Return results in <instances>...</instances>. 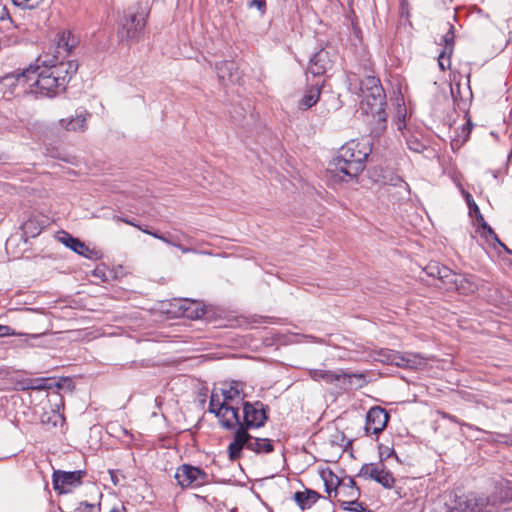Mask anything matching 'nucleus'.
Here are the masks:
<instances>
[{"label":"nucleus","instance_id":"nucleus-30","mask_svg":"<svg viewBox=\"0 0 512 512\" xmlns=\"http://www.w3.org/2000/svg\"><path fill=\"white\" fill-rule=\"evenodd\" d=\"M144 233L151 235L152 237L161 240L162 242L166 243L167 245L176 247L182 251V253H189L192 252L193 249L183 246L179 242H172V239L168 238V236L164 234H160L157 231L152 230H144Z\"/></svg>","mask_w":512,"mask_h":512},{"label":"nucleus","instance_id":"nucleus-7","mask_svg":"<svg viewBox=\"0 0 512 512\" xmlns=\"http://www.w3.org/2000/svg\"><path fill=\"white\" fill-rule=\"evenodd\" d=\"M375 360L388 365H395L405 369H421L426 366V358L423 356L406 352L401 353L390 349H380L376 352Z\"/></svg>","mask_w":512,"mask_h":512},{"label":"nucleus","instance_id":"nucleus-27","mask_svg":"<svg viewBox=\"0 0 512 512\" xmlns=\"http://www.w3.org/2000/svg\"><path fill=\"white\" fill-rule=\"evenodd\" d=\"M321 478L324 482L325 491L328 494V497L332 498L335 491L338 490L340 484H342V480H340L339 477L329 469L321 472Z\"/></svg>","mask_w":512,"mask_h":512},{"label":"nucleus","instance_id":"nucleus-35","mask_svg":"<svg viewBox=\"0 0 512 512\" xmlns=\"http://www.w3.org/2000/svg\"><path fill=\"white\" fill-rule=\"evenodd\" d=\"M221 395L229 404L230 401L240 397V390L238 389L237 384H234L231 385L229 389L222 390Z\"/></svg>","mask_w":512,"mask_h":512},{"label":"nucleus","instance_id":"nucleus-46","mask_svg":"<svg viewBox=\"0 0 512 512\" xmlns=\"http://www.w3.org/2000/svg\"><path fill=\"white\" fill-rule=\"evenodd\" d=\"M15 240H16V238H15V237H10V238L7 240V242H6V249H7V251H9L10 246L13 244V242H14Z\"/></svg>","mask_w":512,"mask_h":512},{"label":"nucleus","instance_id":"nucleus-40","mask_svg":"<svg viewBox=\"0 0 512 512\" xmlns=\"http://www.w3.org/2000/svg\"><path fill=\"white\" fill-rule=\"evenodd\" d=\"M94 508V504H90L87 501H82L78 504L76 512H93Z\"/></svg>","mask_w":512,"mask_h":512},{"label":"nucleus","instance_id":"nucleus-32","mask_svg":"<svg viewBox=\"0 0 512 512\" xmlns=\"http://www.w3.org/2000/svg\"><path fill=\"white\" fill-rule=\"evenodd\" d=\"M221 396L222 395H219L215 391L212 392L209 401V412L214 413L216 415L218 413V409L229 405L224 398L221 399Z\"/></svg>","mask_w":512,"mask_h":512},{"label":"nucleus","instance_id":"nucleus-1","mask_svg":"<svg viewBox=\"0 0 512 512\" xmlns=\"http://www.w3.org/2000/svg\"><path fill=\"white\" fill-rule=\"evenodd\" d=\"M33 70L36 72L33 75L34 79L29 82L28 89L43 96L53 97L65 90L69 80L78 70V63L73 60L59 61L58 56H53L33 66Z\"/></svg>","mask_w":512,"mask_h":512},{"label":"nucleus","instance_id":"nucleus-6","mask_svg":"<svg viewBox=\"0 0 512 512\" xmlns=\"http://www.w3.org/2000/svg\"><path fill=\"white\" fill-rule=\"evenodd\" d=\"M146 18L147 10L145 6L136 4L128 7L120 20L118 36L121 40L138 39L146 24Z\"/></svg>","mask_w":512,"mask_h":512},{"label":"nucleus","instance_id":"nucleus-49","mask_svg":"<svg viewBox=\"0 0 512 512\" xmlns=\"http://www.w3.org/2000/svg\"><path fill=\"white\" fill-rule=\"evenodd\" d=\"M155 403H156V405H160V403H161V402L159 401V399H158V398H156V399H155Z\"/></svg>","mask_w":512,"mask_h":512},{"label":"nucleus","instance_id":"nucleus-50","mask_svg":"<svg viewBox=\"0 0 512 512\" xmlns=\"http://www.w3.org/2000/svg\"><path fill=\"white\" fill-rule=\"evenodd\" d=\"M504 485H507L509 488L512 489V486H510L509 483H504Z\"/></svg>","mask_w":512,"mask_h":512},{"label":"nucleus","instance_id":"nucleus-44","mask_svg":"<svg viewBox=\"0 0 512 512\" xmlns=\"http://www.w3.org/2000/svg\"><path fill=\"white\" fill-rule=\"evenodd\" d=\"M466 200H467V203H468V205H469V207H470V208H472V206H473L474 210H475L476 212H479L478 206H477V205L475 204V202L472 200V197H471V195H470V194H467V196H466Z\"/></svg>","mask_w":512,"mask_h":512},{"label":"nucleus","instance_id":"nucleus-43","mask_svg":"<svg viewBox=\"0 0 512 512\" xmlns=\"http://www.w3.org/2000/svg\"><path fill=\"white\" fill-rule=\"evenodd\" d=\"M11 328L9 326H1L0 325V337L6 335H12Z\"/></svg>","mask_w":512,"mask_h":512},{"label":"nucleus","instance_id":"nucleus-38","mask_svg":"<svg viewBox=\"0 0 512 512\" xmlns=\"http://www.w3.org/2000/svg\"><path fill=\"white\" fill-rule=\"evenodd\" d=\"M389 184L395 187L403 188L405 190L408 189V184L399 176L391 177Z\"/></svg>","mask_w":512,"mask_h":512},{"label":"nucleus","instance_id":"nucleus-19","mask_svg":"<svg viewBox=\"0 0 512 512\" xmlns=\"http://www.w3.org/2000/svg\"><path fill=\"white\" fill-rule=\"evenodd\" d=\"M405 118H406V108L404 106H398L397 118L394 121L396 129L405 138L407 146L410 150L415 151V152H421L425 146L418 139L406 136V134L404 132L406 129Z\"/></svg>","mask_w":512,"mask_h":512},{"label":"nucleus","instance_id":"nucleus-45","mask_svg":"<svg viewBox=\"0 0 512 512\" xmlns=\"http://www.w3.org/2000/svg\"><path fill=\"white\" fill-rule=\"evenodd\" d=\"M125 511V507L123 505L121 506H114L110 512H124Z\"/></svg>","mask_w":512,"mask_h":512},{"label":"nucleus","instance_id":"nucleus-42","mask_svg":"<svg viewBox=\"0 0 512 512\" xmlns=\"http://www.w3.org/2000/svg\"><path fill=\"white\" fill-rule=\"evenodd\" d=\"M117 219H118L119 221H122V222H124V223L128 224V225H131V226H133V227L138 228V229H139V230H141L142 232H144V230H149L147 227H145V228H144V227H142L141 225H139V224L135 223L134 221H132V220H130V219H128V218H117Z\"/></svg>","mask_w":512,"mask_h":512},{"label":"nucleus","instance_id":"nucleus-39","mask_svg":"<svg viewBox=\"0 0 512 512\" xmlns=\"http://www.w3.org/2000/svg\"><path fill=\"white\" fill-rule=\"evenodd\" d=\"M248 6L250 8L256 7L260 13L263 15L266 11V2L265 0H252L249 2Z\"/></svg>","mask_w":512,"mask_h":512},{"label":"nucleus","instance_id":"nucleus-48","mask_svg":"<svg viewBox=\"0 0 512 512\" xmlns=\"http://www.w3.org/2000/svg\"><path fill=\"white\" fill-rule=\"evenodd\" d=\"M506 443L512 446V437Z\"/></svg>","mask_w":512,"mask_h":512},{"label":"nucleus","instance_id":"nucleus-34","mask_svg":"<svg viewBox=\"0 0 512 512\" xmlns=\"http://www.w3.org/2000/svg\"><path fill=\"white\" fill-rule=\"evenodd\" d=\"M341 508L351 512H371L363 503L359 502L358 499L354 501H343Z\"/></svg>","mask_w":512,"mask_h":512},{"label":"nucleus","instance_id":"nucleus-21","mask_svg":"<svg viewBox=\"0 0 512 512\" xmlns=\"http://www.w3.org/2000/svg\"><path fill=\"white\" fill-rule=\"evenodd\" d=\"M215 69L222 84L235 83L238 80L237 67L233 61H221L216 64Z\"/></svg>","mask_w":512,"mask_h":512},{"label":"nucleus","instance_id":"nucleus-15","mask_svg":"<svg viewBox=\"0 0 512 512\" xmlns=\"http://www.w3.org/2000/svg\"><path fill=\"white\" fill-rule=\"evenodd\" d=\"M445 289L447 291H457L463 295H470L478 290V283L472 275L453 272V277H451Z\"/></svg>","mask_w":512,"mask_h":512},{"label":"nucleus","instance_id":"nucleus-8","mask_svg":"<svg viewBox=\"0 0 512 512\" xmlns=\"http://www.w3.org/2000/svg\"><path fill=\"white\" fill-rule=\"evenodd\" d=\"M36 70H33V65H30L28 68L24 69L22 72H13L5 75L0 79V92L3 93V96L18 94V87L23 88V92H27L26 84L29 85V82L34 79L33 75Z\"/></svg>","mask_w":512,"mask_h":512},{"label":"nucleus","instance_id":"nucleus-4","mask_svg":"<svg viewBox=\"0 0 512 512\" xmlns=\"http://www.w3.org/2000/svg\"><path fill=\"white\" fill-rule=\"evenodd\" d=\"M359 90L361 107L365 113L377 116L379 121L385 122L386 95L380 80L375 76H366L360 80Z\"/></svg>","mask_w":512,"mask_h":512},{"label":"nucleus","instance_id":"nucleus-9","mask_svg":"<svg viewBox=\"0 0 512 512\" xmlns=\"http://www.w3.org/2000/svg\"><path fill=\"white\" fill-rule=\"evenodd\" d=\"M174 477L182 488L200 487L208 482V474L204 470L189 464L179 466Z\"/></svg>","mask_w":512,"mask_h":512},{"label":"nucleus","instance_id":"nucleus-2","mask_svg":"<svg viewBox=\"0 0 512 512\" xmlns=\"http://www.w3.org/2000/svg\"><path fill=\"white\" fill-rule=\"evenodd\" d=\"M511 500L512 489L500 483L489 496L476 493L459 496L454 493L446 494L441 512H492L500 503Z\"/></svg>","mask_w":512,"mask_h":512},{"label":"nucleus","instance_id":"nucleus-17","mask_svg":"<svg viewBox=\"0 0 512 512\" xmlns=\"http://www.w3.org/2000/svg\"><path fill=\"white\" fill-rule=\"evenodd\" d=\"M331 68L332 60L329 53L325 50H320L310 59L308 71L313 77H319L324 75Z\"/></svg>","mask_w":512,"mask_h":512},{"label":"nucleus","instance_id":"nucleus-18","mask_svg":"<svg viewBox=\"0 0 512 512\" xmlns=\"http://www.w3.org/2000/svg\"><path fill=\"white\" fill-rule=\"evenodd\" d=\"M333 497L337 498V501L342 507L343 501L357 500L360 497V489L356 486V482L353 478L347 477L342 479V484H340L338 490L335 491Z\"/></svg>","mask_w":512,"mask_h":512},{"label":"nucleus","instance_id":"nucleus-28","mask_svg":"<svg viewBox=\"0 0 512 512\" xmlns=\"http://www.w3.org/2000/svg\"><path fill=\"white\" fill-rule=\"evenodd\" d=\"M61 241L77 254L88 257V252H90V249L79 239L72 237L68 233H65L61 238Z\"/></svg>","mask_w":512,"mask_h":512},{"label":"nucleus","instance_id":"nucleus-22","mask_svg":"<svg viewBox=\"0 0 512 512\" xmlns=\"http://www.w3.org/2000/svg\"><path fill=\"white\" fill-rule=\"evenodd\" d=\"M424 271L428 276L440 280L444 288H446L449 280L453 277V271L451 269L446 266H440L436 262L429 263Z\"/></svg>","mask_w":512,"mask_h":512},{"label":"nucleus","instance_id":"nucleus-12","mask_svg":"<svg viewBox=\"0 0 512 512\" xmlns=\"http://www.w3.org/2000/svg\"><path fill=\"white\" fill-rule=\"evenodd\" d=\"M85 472L82 470L77 471H54L53 473V488L58 491L59 494H66L71 492L73 487H77L81 484V480Z\"/></svg>","mask_w":512,"mask_h":512},{"label":"nucleus","instance_id":"nucleus-26","mask_svg":"<svg viewBox=\"0 0 512 512\" xmlns=\"http://www.w3.org/2000/svg\"><path fill=\"white\" fill-rule=\"evenodd\" d=\"M76 45L75 38L68 31H63L58 35L56 52L60 55L68 54Z\"/></svg>","mask_w":512,"mask_h":512},{"label":"nucleus","instance_id":"nucleus-24","mask_svg":"<svg viewBox=\"0 0 512 512\" xmlns=\"http://www.w3.org/2000/svg\"><path fill=\"white\" fill-rule=\"evenodd\" d=\"M320 494L314 490L306 489L294 494V500L301 509H308L320 498Z\"/></svg>","mask_w":512,"mask_h":512},{"label":"nucleus","instance_id":"nucleus-3","mask_svg":"<svg viewBox=\"0 0 512 512\" xmlns=\"http://www.w3.org/2000/svg\"><path fill=\"white\" fill-rule=\"evenodd\" d=\"M369 152L366 144L351 140L339 149L329 170L339 181L352 180L365 169Z\"/></svg>","mask_w":512,"mask_h":512},{"label":"nucleus","instance_id":"nucleus-13","mask_svg":"<svg viewBox=\"0 0 512 512\" xmlns=\"http://www.w3.org/2000/svg\"><path fill=\"white\" fill-rule=\"evenodd\" d=\"M309 377L314 381H324L325 383L332 384L336 381H339L341 378L348 379V383L350 385L353 384V380L356 379L360 382L357 386L361 387L362 382H364V376L362 374H348L345 372H334L330 370H322V369H309L308 371Z\"/></svg>","mask_w":512,"mask_h":512},{"label":"nucleus","instance_id":"nucleus-31","mask_svg":"<svg viewBox=\"0 0 512 512\" xmlns=\"http://www.w3.org/2000/svg\"><path fill=\"white\" fill-rule=\"evenodd\" d=\"M481 218V221H482V229H483V235L484 237L490 241H494L496 242L499 246H501L502 248H504L508 253H510V250L506 247L505 244H503L499 238L497 237L496 233L493 231V229L484 221L483 217L480 216Z\"/></svg>","mask_w":512,"mask_h":512},{"label":"nucleus","instance_id":"nucleus-25","mask_svg":"<svg viewBox=\"0 0 512 512\" xmlns=\"http://www.w3.org/2000/svg\"><path fill=\"white\" fill-rule=\"evenodd\" d=\"M43 229V223L35 217L29 218L22 224V235L21 239H24V242L27 241L28 238H34L38 236Z\"/></svg>","mask_w":512,"mask_h":512},{"label":"nucleus","instance_id":"nucleus-5","mask_svg":"<svg viewBox=\"0 0 512 512\" xmlns=\"http://www.w3.org/2000/svg\"><path fill=\"white\" fill-rule=\"evenodd\" d=\"M243 448H247L256 454H268L274 450V446L269 439L253 437L246 431L245 427L240 426L236 429L233 441L227 449L230 460L239 459Z\"/></svg>","mask_w":512,"mask_h":512},{"label":"nucleus","instance_id":"nucleus-47","mask_svg":"<svg viewBox=\"0 0 512 512\" xmlns=\"http://www.w3.org/2000/svg\"><path fill=\"white\" fill-rule=\"evenodd\" d=\"M168 238L172 239V242H179L177 238L174 236H169Z\"/></svg>","mask_w":512,"mask_h":512},{"label":"nucleus","instance_id":"nucleus-41","mask_svg":"<svg viewBox=\"0 0 512 512\" xmlns=\"http://www.w3.org/2000/svg\"><path fill=\"white\" fill-rule=\"evenodd\" d=\"M202 314H203V310H198V309L195 311L189 312V309L186 308L183 311V315L188 318H199L200 316H202Z\"/></svg>","mask_w":512,"mask_h":512},{"label":"nucleus","instance_id":"nucleus-29","mask_svg":"<svg viewBox=\"0 0 512 512\" xmlns=\"http://www.w3.org/2000/svg\"><path fill=\"white\" fill-rule=\"evenodd\" d=\"M64 421H65L64 416L56 410L44 412L41 415V424L44 425L48 429L54 428L57 426H62Z\"/></svg>","mask_w":512,"mask_h":512},{"label":"nucleus","instance_id":"nucleus-33","mask_svg":"<svg viewBox=\"0 0 512 512\" xmlns=\"http://www.w3.org/2000/svg\"><path fill=\"white\" fill-rule=\"evenodd\" d=\"M454 27L449 24L448 31L442 36L444 50L448 51L449 55L452 54L454 48Z\"/></svg>","mask_w":512,"mask_h":512},{"label":"nucleus","instance_id":"nucleus-36","mask_svg":"<svg viewBox=\"0 0 512 512\" xmlns=\"http://www.w3.org/2000/svg\"><path fill=\"white\" fill-rule=\"evenodd\" d=\"M13 3L22 8V9H35L37 8L38 6H40V4L43 3L44 0H12Z\"/></svg>","mask_w":512,"mask_h":512},{"label":"nucleus","instance_id":"nucleus-11","mask_svg":"<svg viewBox=\"0 0 512 512\" xmlns=\"http://www.w3.org/2000/svg\"><path fill=\"white\" fill-rule=\"evenodd\" d=\"M358 476L373 480L382 485L385 489H391L395 484V478L382 462L366 463L362 465Z\"/></svg>","mask_w":512,"mask_h":512},{"label":"nucleus","instance_id":"nucleus-16","mask_svg":"<svg viewBox=\"0 0 512 512\" xmlns=\"http://www.w3.org/2000/svg\"><path fill=\"white\" fill-rule=\"evenodd\" d=\"M324 85V80L317 79L310 82L304 90L303 96L298 101V108L300 110H307L313 107L320 99L321 91Z\"/></svg>","mask_w":512,"mask_h":512},{"label":"nucleus","instance_id":"nucleus-14","mask_svg":"<svg viewBox=\"0 0 512 512\" xmlns=\"http://www.w3.org/2000/svg\"><path fill=\"white\" fill-rule=\"evenodd\" d=\"M388 420L389 415L384 408L379 406L372 407L366 415V433L378 435L385 429Z\"/></svg>","mask_w":512,"mask_h":512},{"label":"nucleus","instance_id":"nucleus-23","mask_svg":"<svg viewBox=\"0 0 512 512\" xmlns=\"http://www.w3.org/2000/svg\"><path fill=\"white\" fill-rule=\"evenodd\" d=\"M87 116L88 113H81L70 119H61L59 126L66 131L83 132L87 129Z\"/></svg>","mask_w":512,"mask_h":512},{"label":"nucleus","instance_id":"nucleus-10","mask_svg":"<svg viewBox=\"0 0 512 512\" xmlns=\"http://www.w3.org/2000/svg\"><path fill=\"white\" fill-rule=\"evenodd\" d=\"M268 407L260 402H244L243 403V423L240 426L245 427L246 431L249 428H260L264 426L268 419Z\"/></svg>","mask_w":512,"mask_h":512},{"label":"nucleus","instance_id":"nucleus-37","mask_svg":"<svg viewBox=\"0 0 512 512\" xmlns=\"http://www.w3.org/2000/svg\"><path fill=\"white\" fill-rule=\"evenodd\" d=\"M448 51L444 50L439 54L438 57V65L442 71H445L446 69L450 68L451 61Z\"/></svg>","mask_w":512,"mask_h":512},{"label":"nucleus","instance_id":"nucleus-20","mask_svg":"<svg viewBox=\"0 0 512 512\" xmlns=\"http://www.w3.org/2000/svg\"><path fill=\"white\" fill-rule=\"evenodd\" d=\"M216 417L219 419L221 426L227 430H232L241 425L238 409L230 404L218 409Z\"/></svg>","mask_w":512,"mask_h":512}]
</instances>
